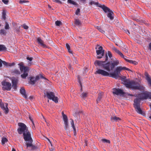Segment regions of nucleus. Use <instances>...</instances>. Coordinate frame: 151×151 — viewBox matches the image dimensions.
I'll return each mask as SVG.
<instances>
[{"label": "nucleus", "mask_w": 151, "mask_h": 151, "mask_svg": "<svg viewBox=\"0 0 151 151\" xmlns=\"http://www.w3.org/2000/svg\"><path fill=\"white\" fill-rule=\"evenodd\" d=\"M108 55L110 58L112 57L111 52L108 51L107 53L105 54L104 61L96 60L94 62L96 66H98L100 67H103V68L107 71L103 69H99L95 73V74L101 75L103 76H109L115 79L118 78L121 75V72L123 70L128 71H131V70L125 67L122 66H117L113 73L109 72L113 70L115 67L117 66L119 63L118 60H116L113 62H106L108 60Z\"/></svg>", "instance_id": "f257e3e1"}, {"label": "nucleus", "mask_w": 151, "mask_h": 151, "mask_svg": "<svg viewBox=\"0 0 151 151\" xmlns=\"http://www.w3.org/2000/svg\"><path fill=\"white\" fill-rule=\"evenodd\" d=\"M148 92H145L139 94L138 97L134 99L133 104L136 111L138 114H142V111L140 108V102L142 100L148 98Z\"/></svg>", "instance_id": "f03ea898"}, {"label": "nucleus", "mask_w": 151, "mask_h": 151, "mask_svg": "<svg viewBox=\"0 0 151 151\" xmlns=\"http://www.w3.org/2000/svg\"><path fill=\"white\" fill-rule=\"evenodd\" d=\"M23 136L24 139L26 142L25 144L27 148L30 147L31 150H35L37 148V147L32 144L33 140L29 131L26 133H23Z\"/></svg>", "instance_id": "7ed1b4c3"}, {"label": "nucleus", "mask_w": 151, "mask_h": 151, "mask_svg": "<svg viewBox=\"0 0 151 151\" xmlns=\"http://www.w3.org/2000/svg\"><path fill=\"white\" fill-rule=\"evenodd\" d=\"M20 66L19 68L21 72L23 73L21 76V77L23 79H25L28 75V72L29 70V68L28 66L24 65L23 63H21L18 64Z\"/></svg>", "instance_id": "20e7f679"}, {"label": "nucleus", "mask_w": 151, "mask_h": 151, "mask_svg": "<svg viewBox=\"0 0 151 151\" xmlns=\"http://www.w3.org/2000/svg\"><path fill=\"white\" fill-rule=\"evenodd\" d=\"M18 125L19 127L17 130L19 134H21L29 131L27 127L24 123L21 122L19 123H18Z\"/></svg>", "instance_id": "39448f33"}, {"label": "nucleus", "mask_w": 151, "mask_h": 151, "mask_svg": "<svg viewBox=\"0 0 151 151\" xmlns=\"http://www.w3.org/2000/svg\"><path fill=\"white\" fill-rule=\"evenodd\" d=\"M142 88L143 87L140 86L138 83L134 81H131L129 88L133 89L141 90Z\"/></svg>", "instance_id": "423d86ee"}, {"label": "nucleus", "mask_w": 151, "mask_h": 151, "mask_svg": "<svg viewBox=\"0 0 151 151\" xmlns=\"http://www.w3.org/2000/svg\"><path fill=\"white\" fill-rule=\"evenodd\" d=\"M96 52L97 55L101 56H98L97 58L98 59H100L102 56H104V50H103V47L101 46L98 45L96 47Z\"/></svg>", "instance_id": "0eeeda50"}, {"label": "nucleus", "mask_w": 151, "mask_h": 151, "mask_svg": "<svg viewBox=\"0 0 151 151\" xmlns=\"http://www.w3.org/2000/svg\"><path fill=\"white\" fill-rule=\"evenodd\" d=\"M46 96L47 98L50 99L52 100L55 103H57L58 102V98L57 97L55 96L54 93L52 92H47Z\"/></svg>", "instance_id": "6e6552de"}, {"label": "nucleus", "mask_w": 151, "mask_h": 151, "mask_svg": "<svg viewBox=\"0 0 151 151\" xmlns=\"http://www.w3.org/2000/svg\"><path fill=\"white\" fill-rule=\"evenodd\" d=\"M40 78L45 79V80H47V79L44 76H43L42 75L40 74L39 76H36L35 78L33 77H30V83L32 84H34L36 82L38 81Z\"/></svg>", "instance_id": "1a4fd4ad"}, {"label": "nucleus", "mask_w": 151, "mask_h": 151, "mask_svg": "<svg viewBox=\"0 0 151 151\" xmlns=\"http://www.w3.org/2000/svg\"><path fill=\"white\" fill-rule=\"evenodd\" d=\"M2 85L3 86L2 89L3 90L10 91L11 89V84L10 83L3 81L1 82Z\"/></svg>", "instance_id": "9d476101"}, {"label": "nucleus", "mask_w": 151, "mask_h": 151, "mask_svg": "<svg viewBox=\"0 0 151 151\" xmlns=\"http://www.w3.org/2000/svg\"><path fill=\"white\" fill-rule=\"evenodd\" d=\"M0 106L5 114H6L9 112V110L8 108V104L7 103H5L4 104L3 103L0 102Z\"/></svg>", "instance_id": "9b49d317"}, {"label": "nucleus", "mask_w": 151, "mask_h": 151, "mask_svg": "<svg viewBox=\"0 0 151 151\" xmlns=\"http://www.w3.org/2000/svg\"><path fill=\"white\" fill-rule=\"evenodd\" d=\"M112 93L114 94L117 95H123L124 93L123 90L119 88H114L112 89Z\"/></svg>", "instance_id": "f8f14e48"}, {"label": "nucleus", "mask_w": 151, "mask_h": 151, "mask_svg": "<svg viewBox=\"0 0 151 151\" xmlns=\"http://www.w3.org/2000/svg\"><path fill=\"white\" fill-rule=\"evenodd\" d=\"M18 81L19 80L17 78L15 77L12 78V87L13 89L15 90L17 89V86Z\"/></svg>", "instance_id": "ddd939ff"}, {"label": "nucleus", "mask_w": 151, "mask_h": 151, "mask_svg": "<svg viewBox=\"0 0 151 151\" xmlns=\"http://www.w3.org/2000/svg\"><path fill=\"white\" fill-rule=\"evenodd\" d=\"M63 120L64 122L65 129L66 130H68L69 129V127L68 124V119L67 116L66 115H64L63 116Z\"/></svg>", "instance_id": "4468645a"}, {"label": "nucleus", "mask_w": 151, "mask_h": 151, "mask_svg": "<svg viewBox=\"0 0 151 151\" xmlns=\"http://www.w3.org/2000/svg\"><path fill=\"white\" fill-rule=\"evenodd\" d=\"M37 42L38 43L40 44L44 48L47 47V46L44 44V41L42 40L40 37L37 38Z\"/></svg>", "instance_id": "2eb2a0df"}, {"label": "nucleus", "mask_w": 151, "mask_h": 151, "mask_svg": "<svg viewBox=\"0 0 151 151\" xmlns=\"http://www.w3.org/2000/svg\"><path fill=\"white\" fill-rule=\"evenodd\" d=\"M145 75L146 77V79L147 81L148 84L151 87V78L150 75L147 72L145 73Z\"/></svg>", "instance_id": "dca6fc26"}, {"label": "nucleus", "mask_w": 151, "mask_h": 151, "mask_svg": "<svg viewBox=\"0 0 151 151\" xmlns=\"http://www.w3.org/2000/svg\"><path fill=\"white\" fill-rule=\"evenodd\" d=\"M20 92L22 94L24 97L26 99L27 98V95L26 94V91L23 87H22L20 90Z\"/></svg>", "instance_id": "f3484780"}, {"label": "nucleus", "mask_w": 151, "mask_h": 151, "mask_svg": "<svg viewBox=\"0 0 151 151\" xmlns=\"http://www.w3.org/2000/svg\"><path fill=\"white\" fill-rule=\"evenodd\" d=\"M99 7L101 8L106 13L109 12L111 10L108 7L104 5H101L100 4Z\"/></svg>", "instance_id": "a211bd4d"}, {"label": "nucleus", "mask_w": 151, "mask_h": 151, "mask_svg": "<svg viewBox=\"0 0 151 151\" xmlns=\"http://www.w3.org/2000/svg\"><path fill=\"white\" fill-rule=\"evenodd\" d=\"M123 81L124 82V84L125 86L129 88L131 81H129L126 79H124Z\"/></svg>", "instance_id": "6ab92c4d"}, {"label": "nucleus", "mask_w": 151, "mask_h": 151, "mask_svg": "<svg viewBox=\"0 0 151 151\" xmlns=\"http://www.w3.org/2000/svg\"><path fill=\"white\" fill-rule=\"evenodd\" d=\"M113 15V12L112 10H111L110 12H108L107 16L111 20H112L114 19Z\"/></svg>", "instance_id": "aec40b11"}, {"label": "nucleus", "mask_w": 151, "mask_h": 151, "mask_svg": "<svg viewBox=\"0 0 151 151\" xmlns=\"http://www.w3.org/2000/svg\"><path fill=\"white\" fill-rule=\"evenodd\" d=\"M111 122H118L121 120V119L119 117L115 116H112L111 117Z\"/></svg>", "instance_id": "412c9836"}, {"label": "nucleus", "mask_w": 151, "mask_h": 151, "mask_svg": "<svg viewBox=\"0 0 151 151\" xmlns=\"http://www.w3.org/2000/svg\"><path fill=\"white\" fill-rule=\"evenodd\" d=\"M111 49L113 50L114 51L120 56L122 55V53L115 47L113 46Z\"/></svg>", "instance_id": "4be33fe9"}, {"label": "nucleus", "mask_w": 151, "mask_h": 151, "mask_svg": "<svg viewBox=\"0 0 151 151\" xmlns=\"http://www.w3.org/2000/svg\"><path fill=\"white\" fill-rule=\"evenodd\" d=\"M70 124L71 125V127L73 129L74 135L76 136V129L75 127L73 121V119L70 122Z\"/></svg>", "instance_id": "5701e85b"}, {"label": "nucleus", "mask_w": 151, "mask_h": 151, "mask_svg": "<svg viewBox=\"0 0 151 151\" xmlns=\"http://www.w3.org/2000/svg\"><path fill=\"white\" fill-rule=\"evenodd\" d=\"M89 4L90 5H96L97 6L99 7V6H100V4H99L98 2H96L93 1H90L89 3Z\"/></svg>", "instance_id": "b1692460"}, {"label": "nucleus", "mask_w": 151, "mask_h": 151, "mask_svg": "<svg viewBox=\"0 0 151 151\" xmlns=\"http://www.w3.org/2000/svg\"><path fill=\"white\" fill-rule=\"evenodd\" d=\"M75 24L78 26H80L81 24V22L79 19H75Z\"/></svg>", "instance_id": "393cba45"}, {"label": "nucleus", "mask_w": 151, "mask_h": 151, "mask_svg": "<svg viewBox=\"0 0 151 151\" xmlns=\"http://www.w3.org/2000/svg\"><path fill=\"white\" fill-rule=\"evenodd\" d=\"M103 93L101 92V93H99L98 94L97 99L96 100V101L97 103L102 98L103 96Z\"/></svg>", "instance_id": "a878e982"}, {"label": "nucleus", "mask_w": 151, "mask_h": 151, "mask_svg": "<svg viewBox=\"0 0 151 151\" xmlns=\"http://www.w3.org/2000/svg\"><path fill=\"white\" fill-rule=\"evenodd\" d=\"M6 31L4 29H2L0 30V35H6Z\"/></svg>", "instance_id": "bb28decb"}, {"label": "nucleus", "mask_w": 151, "mask_h": 151, "mask_svg": "<svg viewBox=\"0 0 151 151\" xmlns=\"http://www.w3.org/2000/svg\"><path fill=\"white\" fill-rule=\"evenodd\" d=\"M6 50V47L4 45H0V51H5Z\"/></svg>", "instance_id": "cd10ccee"}, {"label": "nucleus", "mask_w": 151, "mask_h": 151, "mask_svg": "<svg viewBox=\"0 0 151 151\" xmlns=\"http://www.w3.org/2000/svg\"><path fill=\"white\" fill-rule=\"evenodd\" d=\"M8 139L6 137H3L1 140V143L2 145H4L5 143L7 142Z\"/></svg>", "instance_id": "c85d7f7f"}, {"label": "nucleus", "mask_w": 151, "mask_h": 151, "mask_svg": "<svg viewBox=\"0 0 151 151\" xmlns=\"http://www.w3.org/2000/svg\"><path fill=\"white\" fill-rule=\"evenodd\" d=\"M95 28L98 30L100 32L102 33H104L105 32L104 30H102L100 27L96 26Z\"/></svg>", "instance_id": "c756f323"}, {"label": "nucleus", "mask_w": 151, "mask_h": 151, "mask_svg": "<svg viewBox=\"0 0 151 151\" xmlns=\"http://www.w3.org/2000/svg\"><path fill=\"white\" fill-rule=\"evenodd\" d=\"M6 12L4 10H3L2 13V18L4 20L6 19Z\"/></svg>", "instance_id": "7c9ffc66"}, {"label": "nucleus", "mask_w": 151, "mask_h": 151, "mask_svg": "<svg viewBox=\"0 0 151 151\" xmlns=\"http://www.w3.org/2000/svg\"><path fill=\"white\" fill-rule=\"evenodd\" d=\"M68 3L74 5H76L77 4L76 2L72 0H68Z\"/></svg>", "instance_id": "2f4dec72"}, {"label": "nucleus", "mask_w": 151, "mask_h": 151, "mask_svg": "<svg viewBox=\"0 0 151 151\" xmlns=\"http://www.w3.org/2000/svg\"><path fill=\"white\" fill-rule=\"evenodd\" d=\"M66 46L68 50V51L70 53H72V51L70 49V47L68 43H66Z\"/></svg>", "instance_id": "473e14b6"}, {"label": "nucleus", "mask_w": 151, "mask_h": 151, "mask_svg": "<svg viewBox=\"0 0 151 151\" xmlns=\"http://www.w3.org/2000/svg\"><path fill=\"white\" fill-rule=\"evenodd\" d=\"M128 62L134 65H136L137 64V62L135 61H134L131 60H127Z\"/></svg>", "instance_id": "72a5a7b5"}, {"label": "nucleus", "mask_w": 151, "mask_h": 151, "mask_svg": "<svg viewBox=\"0 0 151 151\" xmlns=\"http://www.w3.org/2000/svg\"><path fill=\"white\" fill-rule=\"evenodd\" d=\"M5 25L4 27L5 29L6 30L9 29L10 28V27L9 24L7 22H5Z\"/></svg>", "instance_id": "f704fd0d"}, {"label": "nucleus", "mask_w": 151, "mask_h": 151, "mask_svg": "<svg viewBox=\"0 0 151 151\" xmlns=\"http://www.w3.org/2000/svg\"><path fill=\"white\" fill-rule=\"evenodd\" d=\"M0 63H1L2 64V63H3L4 65L8 66V63L6 62L5 61L2 60L1 59H0Z\"/></svg>", "instance_id": "c9c22d12"}, {"label": "nucleus", "mask_w": 151, "mask_h": 151, "mask_svg": "<svg viewBox=\"0 0 151 151\" xmlns=\"http://www.w3.org/2000/svg\"><path fill=\"white\" fill-rule=\"evenodd\" d=\"M55 24L56 26H60L62 24V22L60 21H57L55 22Z\"/></svg>", "instance_id": "e433bc0d"}, {"label": "nucleus", "mask_w": 151, "mask_h": 151, "mask_svg": "<svg viewBox=\"0 0 151 151\" xmlns=\"http://www.w3.org/2000/svg\"><path fill=\"white\" fill-rule=\"evenodd\" d=\"M101 141L104 143H110V141L109 140H108L106 139H101Z\"/></svg>", "instance_id": "4c0bfd02"}, {"label": "nucleus", "mask_w": 151, "mask_h": 151, "mask_svg": "<svg viewBox=\"0 0 151 151\" xmlns=\"http://www.w3.org/2000/svg\"><path fill=\"white\" fill-rule=\"evenodd\" d=\"M29 1H26L25 0H20L19 1V3L21 4H22L26 3H28Z\"/></svg>", "instance_id": "58836bf2"}, {"label": "nucleus", "mask_w": 151, "mask_h": 151, "mask_svg": "<svg viewBox=\"0 0 151 151\" xmlns=\"http://www.w3.org/2000/svg\"><path fill=\"white\" fill-rule=\"evenodd\" d=\"M87 95V93L83 92L81 95V97L83 98H85L86 97Z\"/></svg>", "instance_id": "ea45409f"}, {"label": "nucleus", "mask_w": 151, "mask_h": 151, "mask_svg": "<svg viewBox=\"0 0 151 151\" xmlns=\"http://www.w3.org/2000/svg\"><path fill=\"white\" fill-rule=\"evenodd\" d=\"M22 26L25 29H28L29 27L28 26L26 25L25 24H23Z\"/></svg>", "instance_id": "a19ab883"}, {"label": "nucleus", "mask_w": 151, "mask_h": 151, "mask_svg": "<svg viewBox=\"0 0 151 151\" xmlns=\"http://www.w3.org/2000/svg\"><path fill=\"white\" fill-rule=\"evenodd\" d=\"M80 12V9L79 8H78L76 10L75 14L76 15H78L79 14Z\"/></svg>", "instance_id": "79ce46f5"}, {"label": "nucleus", "mask_w": 151, "mask_h": 151, "mask_svg": "<svg viewBox=\"0 0 151 151\" xmlns=\"http://www.w3.org/2000/svg\"><path fill=\"white\" fill-rule=\"evenodd\" d=\"M121 57L123 58L126 61L128 62L127 60H129L127 59V57L126 56H124L123 54L122 55L120 56Z\"/></svg>", "instance_id": "37998d69"}, {"label": "nucleus", "mask_w": 151, "mask_h": 151, "mask_svg": "<svg viewBox=\"0 0 151 151\" xmlns=\"http://www.w3.org/2000/svg\"><path fill=\"white\" fill-rule=\"evenodd\" d=\"M54 2L57 3L59 4H62V2L60 1V0H52Z\"/></svg>", "instance_id": "c03bdc74"}, {"label": "nucleus", "mask_w": 151, "mask_h": 151, "mask_svg": "<svg viewBox=\"0 0 151 151\" xmlns=\"http://www.w3.org/2000/svg\"><path fill=\"white\" fill-rule=\"evenodd\" d=\"M14 72L16 74H20V71L18 70H14Z\"/></svg>", "instance_id": "a18cd8bd"}, {"label": "nucleus", "mask_w": 151, "mask_h": 151, "mask_svg": "<svg viewBox=\"0 0 151 151\" xmlns=\"http://www.w3.org/2000/svg\"><path fill=\"white\" fill-rule=\"evenodd\" d=\"M8 66H13L14 65L15 63H8Z\"/></svg>", "instance_id": "49530a36"}, {"label": "nucleus", "mask_w": 151, "mask_h": 151, "mask_svg": "<svg viewBox=\"0 0 151 151\" xmlns=\"http://www.w3.org/2000/svg\"><path fill=\"white\" fill-rule=\"evenodd\" d=\"M124 32L127 34L128 35H129L130 34V32L127 29H125L124 30Z\"/></svg>", "instance_id": "de8ad7c7"}, {"label": "nucleus", "mask_w": 151, "mask_h": 151, "mask_svg": "<svg viewBox=\"0 0 151 151\" xmlns=\"http://www.w3.org/2000/svg\"><path fill=\"white\" fill-rule=\"evenodd\" d=\"M4 4H7L8 2V0H2Z\"/></svg>", "instance_id": "09e8293b"}, {"label": "nucleus", "mask_w": 151, "mask_h": 151, "mask_svg": "<svg viewBox=\"0 0 151 151\" xmlns=\"http://www.w3.org/2000/svg\"><path fill=\"white\" fill-rule=\"evenodd\" d=\"M27 60H29L30 61H31L33 59V58L32 57H27Z\"/></svg>", "instance_id": "8fccbe9b"}, {"label": "nucleus", "mask_w": 151, "mask_h": 151, "mask_svg": "<svg viewBox=\"0 0 151 151\" xmlns=\"http://www.w3.org/2000/svg\"><path fill=\"white\" fill-rule=\"evenodd\" d=\"M148 98L151 99V92H148Z\"/></svg>", "instance_id": "3c124183"}, {"label": "nucleus", "mask_w": 151, "mask_h": 151, "mask_svg": "<svg viewBox=\"0 0 151 151\" xmlns=\"http://www.w3.org/2000/svg\"><path fill=\"white\" fill-rule=\"evenodd\" d=\"M149 49L151 51V42L149 44Z\"/></svg>", "instance_id": "603ef678"}, {"label": "nucleus", "mask_w": 151, "mask_h": 151, "mask_svg": "<svg viewBox=\"0 0 151 151\" xmlns=\"http://www.w3.org/2000/svg\"><path fill=\"white\" fill-rule=\"evenodd\" d=\"M74 60H75V62H74V63H75V64H77L78 63V61L77 59L75 58Z\"/></svg>", "instance_id": "864d4df0"}, {"label": "nucleus", "mask_w": 151, "mask_h": 151, "mask_svg": "<svg viewBox=\"0 0 151 151\" xmlns=\"http://www.w3.org/2000/svg\"><path fill=\"white\" fill-rule=\"evenodd\" d=\"M29 118L30 119V120H31V121H32L33 124L34 126V122H33L32 119L31 118L30 116H29Z\"/></svg>", "instance_id": "5fc2aeb1"}, {"label": "nucleus", "mask_w": 151, "mask_h": 151, "mask_svg": "<svg viewBox=\"0 0 151 151\" xmlns=\"http://www.w3.org/2000/svg\"><path fill=\"white\" fill-rule=\"evenodd\" d=\"M127 94L128 96H134L133 94H130L129 93H127Z\"/></svg>", "instance_id": "6e6d98bb"}, {"label": "nucleus", "mask_w": 151, "mask_h": 151, "mask_svg": "<svg viewBox=\"0 0 151 151\" xmlns=\"http://www.w3.org/2000/svg\"><path fill=\"white\" fill-rule=\"evenodd\" d=\"M81 1L83 2V3H84L86 2V0H80Z\"/></svg>", "instance_id": "4d7b16f0"}, {"label": "nucleus", "mask_w": 151, "mask_h": 151, "mask_svg": "<svg viewBox=\"0 0 151 151\" xmlns=\"http://www.w3.org/2000/svg\"><path fill=\"white\" fill-rule=\"evenodd\" d=\"M31 64H32V62H29V63L28 64V65L29 66H30L31 65Z\"/></svg>", "instance_id": "13d9d810"}, {"label": "nucleus", "mask_w": 151, "mask_h": 151, "mask_svg": "<svg viewBox=\"0 0 151 151\" xmlns=\"http://www.w3.org/2000/svg\"><path fill=\"white\" fill-rule=\"evenodd\" d=\"M62 116H63V115H65V114H64V113L63 111H62Z\"/></svg>", "instance_id": "bf43d9fd"}, {"label": "nucleus", "mask_w": 151, "mask_h": 151, "mask_svg": "<svg viewBox=\"0 0 151 151\" xmlns=\"http://www.w3.org/2000/svg\"><path fill=\"white\" fill-rule=\"evenodd\" d=\"M12 151H16V150L14 148H13L12 149Z\"/></svg>", "instance_id": "052dcab7"}, {"label": "nucleus", "mask_w": 151, "mask_h": 151, "mask_svg": "<svg viewBox=\"0 0 151 151\" xmlns=\"http://www.w3.org/2000/svg\"><path fill=\"white\" fill-rule=\"evenodd\" d=\"M2 66V64L1 63H0V67H1Z\"/></svg>", "instance_id": "680f3d73"}, {"label": "nucleus", "mask_w": 151, "mask_h": 151, "mask_svg": "<svg viewBox=\"0 0 151 151\" xmlns=\"http://www.w3.org/2000/svg\"><path fill=\"white\" fill-rule=\"evenodd\" d=\"M48 6L49 8H51V6H50L49 5H48Z\"/></svg>", "instance_id": "e2e57ef3"}, {"label": "nucleus", "mask_w": 151, "mask_h": 151, "mask_svg": "<svg viewBox=\"0 0 151 151\" xmlns=\"http://www.w3.org/2000/svg\"><path fill=\"white\" fill-rule=\"evenodd\" d=\"M29 98H30V99H32V96H30V97H29Z\"/></svg>", "instance_id": "0e129e2a"}, {"label": "nucleus", "mask_w": 151, "mask_h": 151, "mask_svg": "<svg viewBox=\"0 0 151 151\" xmlns=\"http://www.w3.org/2000/svg\"><path fill=\"white\" fill-rule=\"evenodd\" d=\"M135 20H136L137 21H138L139 20L137 19H135Z\"/></svg>", "instance_id": "69168bd1"}, {"label": "nucleus", "mask_w": 151, "mask_h": 151, "mask_svg": "<svg viewBox=\"0 0 151 151\" xmlns=\"http://www.w3.org/2000/svg\"><path fill=\"white\" fill-rule=\"evenodd\" d=\"M49 102V100H48V102Z\"/></svg>", "instance_id": "338daca9"}, {"label": "nucleus", "mask_w": 151, "mask_h": 151, "mask_svg": "<svg viewBox=\"0 0 151 151\" xmlns=\"http://www.w3.org/2000/svg\"><path fill=\"white\" fill-rule=\"evenodd\" d=\"M126 1H127L128 0H125Z\"/></svg>", "instance_id": "774afa93"}]
</instances>
